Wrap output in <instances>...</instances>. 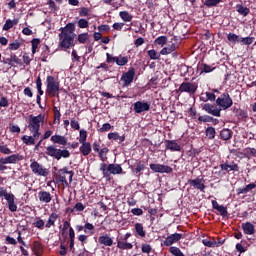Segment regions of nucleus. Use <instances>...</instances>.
I'll return each mask as SVG.
<instances>
[{"instance_id": "3", "label": "nucleus", "mask_w": 256, "mask_h": 256, "mask_svg": "<svg viewBox=\"0 0 256 256\" xmlns=\"http://www.w3.org/2000/svg\"><path fill=\"white\" fill-rule=\"evenodd\" d=\"M61 85L57 79H55L54 76H47L46 78V95L50 97V99H53V97H56V99H59V94L61 93L60 89Z\"/></svg>"}, {"instance_id": "50", "label": "nucleus", "mask_w": 256, "mask_h": 256, "mask_svg": "<svg viewBox=\"0 0 256 256\" xmlns=\"http://www.w3.org/2000/svg\"><path fill=\"white\" fill-rule=\"evenodd\" d=\"M148 56L152 61H157L161 59V52H157L155 49L148 50Z\"/></svg>"}, {"instance_id": "4", "label": "nucleus", "mask_w": 256, "mask_h": 256, "mask_svg": "<svg viewBox=\"0 0 256 256\" xmlns=\"http://www.w3.org/2000/svg\"><path fill=\"white\" fill-rule=\"evenodd\" d=\"M45 153L48 157H53L56 161H61V159H69L71 157V152L67 149H59L55 145H49L46 147Z\"/></svg>"}, {"instance_id": "19", "label": "nucleus", "mask_w": 256, "mask_h": 256, "mask_svg": "<svg viewBox=\"0 0 256 256\" xmlns=\"http://www.w3.org/2000/svg\"><path fill=\"white\" fill-rule=\"evenodd\" d=\"M134 231H135V236L140 237L141 239H143L147 236V232L145 231V227H143V224H141L139 222L134 224Z\"/></svg>"}, {"instance_id": "36", "label": "nucleus", "mask_w": 256, "mask_h": 256, "mask_svg": "<svg viewBox=\"0 0 256 256\" xmlns=\"http://www.w3.org/2000/svg\"><path fill=\"white\" fill-rule=\"evenodd\" d=\"M236 11L243 17H247V15H249V13H251V10L249 8H247L241 4L236 5Z\"/></svg>"}, {"instance_id": "44", "label": "nucleus", "mask_w": 256, "mask_h": 256, "mask_svg": "<svg viewBox=\"0 0 256 256\" xmlns=\"http://www.w3.org/2000/svg\"><path fill=\"white\" fill-rule=\"evenodd\" d=\"M132 171L136 177H141V175H143L141 171H145V164L139 162Z\"/></svg>"}, {"instance_id": "33", "label": "nucleus", "mask_w": 256, "mask_h": 256, "mask_svg": "<svg viewBox=\"0 0 256 256\" xmlns=\"http://www.w3.org/2000/svg\"><path fill=\"white\" fill-rule=\"evenodd\" d=\"M19 23V19L15 18L14 20L8 19L2 27L3 31H9V29H13L15 25Z\"/></svg>"}, {"instance_id": "24", "label": "nucleus", "mask_w": 256, "mask_h": 256, "mask_svg": "<svg viewBox=\"0 0 256 256\" xmlns=\"http://www.w3.org/2000/svg\"><path fill=\"white\" fill-rule=\"evenodd\" d=\"M166 149L169 151H181V145L177 143L175 140H165Z\"/></svg>"}, {"instance_id": "63", "label": "nucleus", "mask_w": 256, "mask_h": 256, "mask_svg": "<svg viewBox=\"0 0 256 256\" xmlns=\"http://www.w3.org/2000/svg\"><path fill=\"white\" fill-rule=\"evenodd\" d=\"M79 143H87V131L85 129L80 130Z\"/></svg>"}, {"instance_id": "2", "label": "nucleus", "mask_w": 256, "mask_h": 256, "mask_svg": "<svg viewBox=\"0 0 256 256\" xmlns=\"http://www.w3.org/2000/svg\"><path fill=\"white\" fill-rule=\"evenodd\" d=\"M41 123H45V115H30L28 117V129L30 133H34V137H41Z\"/></svg>"}, {"instance_id": "18", "label": "nucleus", "mask_w": 256, "mask_h": 256, "mask_svg": "<svg viewBox=\"0 0 256 256\" xmlns=\"http://www.w3.org/2000/svg\"><path fill=\"white\" fill-rule=\"evenodd\" d=\"M38 199L40 203H45L47 205L48 203H51L53 196H51V192L41 190L38 192Z\"/></svg>"}, {"instance_id": "6", "label": "nucleus", "mask_w": 256, "mask_h": 256, "mask_svg": "<svg viewBox=\"0 0 256 256\" xmlns=\"http://www.w3.org/2000/svg\"><path fill=\"white\" fill-rule=\"evenodd\" d=\"M0 197H4L8 203V209L12 213L17 211V204L15 203V195L12 193L7 192V190L3 187L0 188Z\"/></svg>"}, {"instance_id": "1", "label": "nucleus", "mask_w": 256, "mask_h": 256, "mask_svg": "<svg viewBox=\"0 0 256 256\" xmlns=\"http://www.w3.org/2000/svg\"><path fill=\"white\" fill-rule=\"evenodd\" d=\"M60 31L61 32L58 34L60 39L59 47L63 51L75 47V38L77 37V34H75V24L68 23L66 27L61 28Z\"/></svg>"}, {"instance_id": "7", "label": "nucleus", "mask_w": 256, "mask_h": 256, "mask_svg": "<svg viewBox=\"0 0 256 256\" xmlns=\"http://www.w3.org/2000/svg\"><path fill=\"white\" fill-rule=\"evenodd\" d=\"M199 89V84L197 82H182L178 88L180 93H188V95H195Z\"/></svg>"}, {"instance_id": "54", "label": "nucleus", "mask_w": 256, "mask_h": 256, "mask_svg": "<svg viewBox=\"0 0 256 256\" xmlns=\"http://www.w3.org/2000/svg\"><path fill=\"white\" fill-rule=\"evenodd\" d=\"M49 53H51L49 46H45L44 50L41 53V57H40L42 63H47V57H49Z\"/></svg>"}, {"instance_id": "47", "label": "nucleus", "mask_w": 256, "mask_h": 256, "mask_svg": "<svg viewBox=\"0 0 256 256\" xmlns=\"http://www.w3.org/2000/svg\"><path fill=\"white\" fill-rule=\"evenodd\" d=\"M53 113H54V125H59V123H61V110L57 109V106H54Z\"/></svg>"}, {"instance_id": "58", "label": "nucleus", "mask_w": 256, "mask_h": 256, "mask_svg": "<svg viewBox=\"0 0 256 256\" xmlns=\"http://www.w3.org/2000/svg\"><path fill=\"white\" fill-rule=\"evenodd\" d=\"M167 41V36H159L154 40V43L155 45H161V47H163V45H167Z\"/></svg>"}, {"instance_id": "51", "label": "nucleus", "mask_w": 256, "mask_h": 256, "mask_svg": "<svg viewBox=\"0 0 256 256\" xmlns=\"http://www.w3.org/2000/svg\"><path fill=\"white\" fill-rule=\"evenodd\" d=\"M41 43V39L39 38H33L31 41L32 45V55H35L37 53V49H39V44Z\"/></svg>"}, {"instance_id": "45", "label": "nucleus", "mask_w": 256, "mask_h": 256, "mask_svg": "<svg viewBox=\"0 0 256 256\" xmlns=\"http://www.w3.org/2000/svg\"><path fill=\"white\" fill-rule=\"evenodd\" d=\"M98 153V157L100 158L102 163H105V161H107V153H109V148L104 147L102 149L99 150Z\"/></svg>"}, {"instance_id": "13", "label": "nucleus", "mask_w": 256, "mask_h": 256, "mask_svg": "<svg viewBox=\"0 0 256 256\" xmlns=\"http://www.w3.org/2000/svg\"><path fill=\"white\" fill-rule=\"evenodd\" d=\"M202 109L209 115H213L214 117H221V108H218L213 104L205 103L202 106Z\"/></svg>"}, {"instance_id": "37", "label": "nucleus", "mask_w": 256, "mask_h": 256, "mask_svg": "<svg viewBox=\"0 0 256 256\" xmlns=\"http://www.w3.org/2000/svg\"><path fill=\"white\" fill-rule=\"evenodd\" d=\"M100 171L102 172L103 178L106 179V181H111V176L109 174L107 164L104 162L100 164Z\"/></svg>"}, {"instance_id": "15", "label": "nucleus", "mask_w": 256, "mask_h": 256, "mask_svg": "<svg viewBox=\"0 0 256 256\" xmlns=\"http://www.w3.org/2000/svg\"><path fill=\"white\" fill-rule=\"evenodd\" d=\"M150 169L154 173H173V168L163 164H150Z\"/></svg>"}, {"instance_id": "28", "label": "nucleus", "mask_w": 256, "mask_h": 256, "mask_svg": "<svg viewBox=\"0 0 256 256\" xmlns=\"http://www.w3.org/2000/svg\"><path fill=\"white\" fill-rule=\"evenodd\" d=\"M81 146L79 148L80 153L84 156L87 157V155L91 154V143L90 142H84L80 143Z\"/></svg>"}, {"instance_id": "41", "label": "nucleus", "mask_w": 256, "mask_h": 256, "mask_svg": "<svg viewBox=\"0 0 256 256\" xmlns=\"http://www.w3.org/2000/svg\"><path fill=\"white\" fill-rule=\"evenodd\" d=\"M251 157H256V149L251 147L244 148V159H251Z\"/></svg>"}, {"instance_id": "23", "label": "nucleus", "mask_w": 256, "mask_h": 256, "mask_svg": "<svg viewBox=\"0 0 256 256\" xmlns=\"http://www.w3.org/2000/svg\"><path fill=\"white\" fill-rule=\"evenodd\" d=\"M98 243L104 245V247H113V238L109 237L108 234L98 237Z\"/></svg>"}, {"instance_id": "42", "label": "nucleus", "mask_w": 256, "mask_h": 256, "mask_svg": "<svg viewBox=\"0 0 256 256\" xmlns=\"http://www.w3.org/2000/svg\"><path fill=\"white\" fill-rule=\"evenodd\" d=\"M119 17L122 19V21H124L125 23H129L131 21H133V15H131L129 12L127 11H121L119 12Z\"/></svg>"}, {"instance_id": "43", "label": "nucleus", "mask_w": 256, "mask_h": 256, "mask_svg": "<svg viewBox=\"0 0 256 256\" xmlns=\"http://www.w3.org/2000/svg\"><path fill=\"white\" fill-rule=\"evenodd\" d=\"M117 247L118 249H122L123 251H129L130 249H133V244L128 243L126 241H118Z\"/></svg>"}, {"instance_id": "17", "label": "nucleus", "mask_w": 256, "mask_h": 256, "mask_svg": "<svg viewBox=\"0 0 256 256\" xmlns=\"http://www.w3.org/2000/svg\"><path fill=\"white\" fill-rule=\"evenodd\" d=\"M1 63H3L4 65H10V67H15V64L23 65V61L21 60V58L17 57V55L15 54H11L9 58L3 59Z\"/></svg>"}, {"instance_id": "22", "label": "nucleus", "mask_w": 256, "mask_h": 256, "mask_svg": "<svg viewBox=\"0 0 256 256\" xmlns=\"http://www.w3.org/2000/svg\"><path fill=\"white\" fill-rule=\"evenodd\" d=\"M242 231L244 235H255V225L251 222L242 223Z\"/></svg>"}, {"instance_id": "62", "label": "nucleus", "mask_w": 256, "mask_h": 256, "mask_svg": "<svg viewBox=\"0 0 256 256\" xmlns=\"http://www.w3.org/2000/svg\"><path fill=\"white\" fill-rule=\"evenodd\" d=\"M198 121H200V123H211V121H213V117L209 115L199 116Z\"/></svg>"}, {"instance_id": "21", "label": "nucleus", "mask_w": 256, "mask_h": 256, "mask_svg": "<svg viewBox=\"0 0 256 256\" xmlns=\"http://www.w3.org/2000/svg\"><path fill=\"white\" fill-rule=\"evenodd\" d=\"M108 173L109 175H121L123 173V167H121V164H109Z\"/></svg>"}, {"instance_id": "53", "label": "nucleus", "mask_w": 256, "mask_h": 256, "mask_svg": "<svg viewBox=\"0 0 256 256\" xmlns=\"http://www.w3.org/2000/svg\"><path fill=\"white\" fill-rule=\"evenodd\" d=\"M77 41L81 45H85V43H87V41H89V33H81V34H79L78 38H77Z\"/></svg>"}, {"instance_id": "46", "label": "nucleus", "mask_w": 256, "mask_h": 256, "mask_svg": "<svg viewBox=\"0 0 256 256\" xmlns=\"http://www.w3.org/2000/svg\"><path fill=\"white\" fill-rule=\"evenodd\" d=\"M9 164L19 163V161H23V156L20 154H12L8 156Z\"/></svg>"}, {"instance_id": "8", "label": "nucleus", "mask_w": 256, "mask_h": 256, "mask_svg": "<svg viewBox=\"0 0 256 256\" xmlns=\"http://www.w3.org/2000/svg\"><path fill=\"white\" fill-rule=\"evenodd\" d=\"M30 169L32 173H34V175H37L38 177H47L49 175V169L45 168L43 165L35 160L30 164Z\"/></svg>"}, {"instance_id": "60", "label": "nucleus", "mask_w": 256, "mask_h": 256, "mask_svg": "<svg viewBox=\"0 0 256 256\" xmlns=\"http://www.w3.org/2000/svg\"><path fill=\"white\" fill-rule=\"evenodd\" d=\"M78 27L79 29H87V27H89V21L85 18H81L78 20Z\"/></svg>"}, {"instance_id": "57", "label": "nucleus", "mask_w": 256, "mask_h": 256, "mask_svg": "<svg viewBox=\"0 0 256 256\" xmlns=\"http://www.w3.org/2000/svg\"><path fill=\"white\" fill-rule=\"evenodd\" d=\"M230 153L232 155H235V157H238L239 159H245V149H243V151L241 152V151L233 148L230 150Z\"/></svg>"}, {"instance_id": "31", "label": "nucleus", "mask_w": 256, "mask_h": 256, "mask_svg": "<svg viewBox=\"0 0 256 256\" xmlns=\"http://www.w3.org/2000/svg\"><path fill=\"white\" fill-rule=\"evenodd\" d=\"M231 137H233V131L231 129L224 128L220 131V139L222 141H229Z\"/></svg>"}, {"instance_id": "49", "label": "nucleus", "mask_w": 256, "mask_h": 256, "mask_svg": "<svg viewBox=\"0 0 256 256\" xmlns=\"http://www.w3.org/2000/svg\"><path fill=\"white\" fill-rule=\"evenodd\" d=\"M169 253H171L173 256H185L183 251H181V249L177 246H170Z\"/></svg>"}, {"instance_id": "59", "label": "nucleus", "mask_w": 256, "mask_h": 256, "mask_svg": "<svg viewBox=\"0 0 256 256\" xmlns=\"http://www.w3.org/2000/svg\"><path fill=\"white\" fill-rule=\"evenodd\" d=\"M71 229H73V227H71V222L65 220L63 222V227H62V231H61L62 235H65V233H67V231L69 232Z\"/></svg>"}, {"instance_id": "5", "label": "nucleus", "mask_w": 256, "mask_h": 256, "mask_svg": "<svg viewBox=\"0 0 256 256\" xmlns=\"http://www.w3.org/2000/svg\"><path fill=\"white\" fill-rule=\"evenodd\" d=\"M216 105L221 107L223 111H227V109L233 107V98H231L229 92H225L216 99Z\"/></svg>"}, {"instance_id": "40", "label": "nucleus", "mask_w": 256, "mask_h": 256, "mask_svg": "<svg viewBox=\"0 0 256 256\" xmlns=\"http://www.w3.org/2000/svg\"><path fill=\"white\" fill-rule=\"evenodd\" d=\"M227 40L232 43V45H235L236 43H240L241 42V37H239V35L233 33V32H230L228 35H227Z\"/></svg>"}, {"instance_id": "55", "label": "nucleus", "mask_w": 256, "mask_h": 256, "mask_svg": "<svg viewBox=\"0 0 256 256\" xmlns=\"http://www.w3.org/2000/svg\"><path fill=\"white\" fill-rule=\"evenodd\" d=\"M219 3H223V0H206L204 1V5L205 7H217V5H219Z\"/></svg>"}, {"instance_id": "9", "label": "nucleus", "mask_w": 256, "mask_h": 256, "mask_svg": "<svg viewBox=\"0 0 256 256\" xmlns=\"http://www.w3.org/2000/svg\"><path fill=\"white\" fill-rule=\"evenodd\" d=\"M220 169L223 171V175H227V173H231V171H233V173H239V164L234 161H226L220 164Z\"/></svg>"}, {"instance_id": "11", "label": "nucleus", "mask_w": 256, "mask_h": 256, "mask_svg": "<svg viewBox=\"0 0 256 256\" xmlns=\"http://www.w3.org/2000/svg\"><path fill=\"white\" fill-rule=\"evenodd\" d=\"M135 79V68L131 67L129 70L122 74L121 81L123 82V87H129L133 80Z\"/></svg>"}, {"instance_id": "48", "label": "nucleus", "mask_w": 256, "mask_h": 256, "mask_svg": "<svg viewBox=\"0 0 256 256\" xmlns=\"http://www.w3.org/2000/svg\"><path fill=\"white\" fill-rule=\"evenodd\" d=\"M127 63H129V58L127 56L120 55L116 58V65H118V67H125Z\"/></svg>"}, {"instance_id": "34", "label": "nucleus", "mask_w": 256, "mask_h": 256, "mask_svg": "<svg viewBox=\"0 0 256 256\" xmlns=\"http://www.w3.org/2000/svg\"><path fill=\"white\" fill-rule=\"evenodd\" d=\"M68 235H69V249L70 251H75V230L73 228H70Z\"/></svg>"}, {"instance_id": "61", "label": "nucleus", "mask_w": 256, "mask_h": 256, "mask_svg": "<svg viewBox=\"0 0 256 256\" xmlns=\"http://www.w3.org/2000/svg\"><path fill=\"white\" fill-rule=\"evenodd\" d=\"M253 41H255V37L240 38L242 45H252Z\"/></svg>"}, {"instance_id": "20", "label": "nucleus", "mask_w": 256, "mask_h": 256, "mask_svg": "<svg viewBox=\"0 0 256 256\" xmlns=\"http://www.w3.org/2000/svg\"><path fill=\"white\" fill-rule=\"evenodd\" d=\"M212 207L216 211H218L221 215V217H227L229 215V212L227 211V207L223 205H219V203L216 200H212Z\"/></svg>"}, {"instance_id": "25", "label": "nucleus", "mask_w": 256, "mask_h": 256, "mask_svg": "<svg viewBox=\"0 0 256 256\" xmlns=\"http://www.w3.org/2000/svg\"><path fill=\"white\" fill-rule=\"evenodd\" d=\"M50 141H52V143H56L57 145H62L63 147L67 145V137L58 134L51 136Z\"/></svg>"}, {"instance_id": "30", "label": "nucleus", "mask_w": 256, "mask_h": 256, "mask_svg": "<svg viewBox=\"0 0 256 256\" xmlns=\"http://www.w3.org/2000/svg\"><path fill=\"white\" fill-rule=\"evenodd\" d=\"M32 251L36 256L43 255V245L39 241H34L32 245Z\"/></svg>"}, {"instance_id": "12", "label": "nucleus", "mask_w": 256, "mask_h": 256, "mask_svg": "<svg viewBox=\"0 0 256 256\" xmlns=\"http://www.w3.org/2000/svg\"><path fill=\"white\" fill-rule=\"evenodd\" d=\"M182 239H183V234L174 233L165 238V240L163 241V245L164 247H172L171 245L175 243H179V241H181Z\"/></svg>"}, {"instance_id": "27", "label": "nucleus", "mask_w": 256, "mask_h": 256, "mask_svg": "<svg viewBox=\"0 0 256 256\" xmlns=\"http://www.w3.org/2000/svg\"><path fill=\"white\" fill-rule=\"evenodd\" d=\"M32 136L24 135L22 136L21 140L25 145H35V141L39 139L40 136H35V132H31Z\"/></svg>"}, {"instance_id": "52", "label": "nucleus", "mask_w": 256, "mask_h": 256, "mask_svg": "<svg viewBox=\"0 0 256 256\" xmlns=\"http://www.w3.org/2000/svg\"><path fill=\"white\" fill-rule=\"evenodd\" d=\"M206 137H208V139L213 140L215 139V135L217 134V131H215V128H213L212 126L206 128Z\"/></svg>"}, {"instance_id": "10", "label": "nucleus", "mask_w": 256, "mask_h": 256, "mask_svg": "<svg viewBox=\"0 0 256 256\" xmlns=\"http://www.w3.org/2000/svg\"><path fill=\"white\" fill-rule=\"evenodd\" d=\"M188 185L193 187V189L201 191V193H205V189H207V186H205V178L197 177L196 179H189Z\"/></svg>"}, {"instance_id": "26", "label": "nucleus", "mask_w": 256, "mask_h": 256, "mask_svg": "<svg viewBox=\"0 0 256 256\" xmlns=\"http://www.w3.org/2000/svg\"><path fill=\"white\" fill-rule=\"evenodd\" d=\"M256 188V184L255 183H250L247 184L246 186L242 187V188H237L236 189V194L237 195H246V193H249V191H253V189Z\"/></svg>"}, {"instance_id": "38", "label": "nucleus", "mask_w": 256, "mask_h": 256, "mask_svg": "<svg viewBox=\"0 0 256 256\" xmlns=\"http://www.w3.org/2000/svg\"><path fill=\"white\" fill-rule=\"evenodd\" d=\"M177 46L173 43L167 47H164L161 51L160 54L161 55H171V53H173L174 51H176Z\"/></svg>"}, {"instance_id": "16", "label": "nucleus", "mask_w": 256, "mask_h": 256, "mask_svg": "<svg viewBox=\"0 0 256 256\" xmlns=\"http://www.w3.org/2000/svg\"><path fill=\"white\" fill-rule=\"evenodd\" d=\"M68 172H69V168L65 166L62 169L58 170V174L56 175V179H58L60 183H63L65 187H69V182H67V176H66L68 175Z\"/></svg>"}, {"instance_id": "39", "label": "nucleus", "mask_w": 256, "mask_h": 256, "mask_svg": "<svg viewBox=\"0 0 256 256\" xmlns=\"http://www.w3.org/2000/svg\"><path fill=\"white\" fill-rule=\"evenodd\" d=\"M200 73H213L215 71V67L202 63L199 65Z\"/></svg>"}, {"instance_id": "56", "label": "nucleus", "mask_w": 256, "mask_h": 256, "mask_svg": "<svg viewBox=\"0 0 256 256\" xmlns=\"http://www.w3.org/2000/svg\"><path fill=\"white\" fill-rule=\"evenodd\" d=\"M21 45H23V43L19 42V40H15L8 45V49L10 51H17L21 47Z\"/></svg>"}, {"instance_id": "29", "label": "nucleus", "mask_w": 256, "mask_h": 256, "mask_svg": "<svg viewBox=\"0 0 256 256\" xmlns=\"http://www.w3.org/2000/svg\"><path fill=\"white\" fill-rule=\"evenodd\" d=\"M109 141H118V143H123L125 141V135L120 136L119 132L108 133Z\"/></svg>"}, {"instance_id": "14", "label": "nucleus", "mask_w": 256, "mask_h": 256, "mask_svg": "<svg viewBox=\"0 0 256 256\" xmlns=\"http://www.w3.org/2000/svg\"><path fill=\"white\" fill-rule=\"evenodd\" d=\"M151 109V105L147 102L137 101L133 105L134 113H145V111H149Z\"/></svg>"}, {"instance_id": "35", "label": "nucleus", "mask_w": 256, "mask_h": 256, "mask_svg": "<svg viewBox=\"0 0 256 256\" xmlns=\"http://www.w3.org/2000/svg\"><path fill=\"white\" fill-rule=\"evenodd\" d=\"M235 117H237L238 121H247L249 118V113L247 110H243L240 108V110L235 114Z\"/></svg>"}, {"instance_id": "64", "label": "nucleus", "mask_w": 256, "mask_h": 256, "mask_svg": "<svg viewBox=\"0 0 256 256\" xmlns=\"http://www.w3.org/2000/svg\"><path fill=\"white\" fill-rule=\"evenodd\" d=\"M34 227H36V229L43 230V227H45V221H43V219L37 218L36 222H34Z\"/></svg>"}, {"instance_id": "32", "label": "nucleus", "mask_w": 256, "mask_h": 256, "mask_svg": "<svg viewBox=\"0 0 256 256\" xmlns=\"http://www.w3.org/2000/svg\"><path fill=\"white\" fill-rule=\"evenodd\" d=\"M57 219H59V215L55 212H52L45 224V227L47 229H51V227H53V225H55V221H57Z\"/></svg>"}]
</instances>
